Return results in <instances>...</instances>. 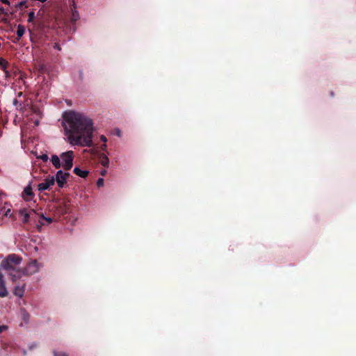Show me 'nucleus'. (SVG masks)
<instances>
[{
    "label": "nucleus",
    "mask_w": 356,
    "mask_h": 356,
    "mask_svg": "<svg viewBox=\"0 0 356 356\" xmlns=\"http://www.w3.org/2000/svg\"><path fill=\"white\" fill-rule=\"evenodd\" d=\"M63 126L67 141L72 145L90 147L93 123L85 114L74 111H68L63 114Z\"/></svg>",
    "instance_id": "1"
},
{
    "label": "nucleus",
    "mask_w": 356,
    "mask_h": 356,
    "mask_svg": "<svg viewBox=\"0 0 356 356\" xmlns=\"http://www.w3.org/2000/svg\"><path fill=\"white\" fill-rule=\"evenodd\" d=\"M22 259L14 254H9L2 261L1 266L11 277L13 282L20 279L23 276V269L19 267Z\"/></svg>",
    "instance_id": "2"
},
{
    "label": "nucleus",
    "mask_w": 356,
    "mask_h": 356,
    "mask_svg": "<svg viewBox=\"0 0 356 356\" xmlns=\"http://www.w3.org/2000/svg\"><path fill=\"white\" fill-rule=\"evenodd\" d=\"M60 158L63 161V168L66 170H70L73 165V152H63L60 154Z\"/></svg>",
    "instance_id": "3"
},
{
    "label": "nucleus",
    "mask_w": 356,
    "mask_h": 356,
    "mask_svg": "<svg viewBox=\"0 0 356 356\" xmlns=\"http://www.w3.org/2000/svg\"><path fill=\"white\" fill-rule=\"evenodd\" d=\"M40 265L36 260L31 261L24 268H22L23 276L31 275L38 273L40 270Z\"/></svg>",
    "instance_id": "4"
},
{
    "label": "nucleus",
    "mask_w": 356,
    "mask_h": 356,
    "mask_svg": "<svg viewBox=\"0 0 356 356\" xmlns=\"http://www.w3.org/2000/svg\"><path fill=\"white\" fill-rule=\"evenodd\" d=\"M55 183V177L54 176L47 177L44 181L38 185V189L42 192L49 189Z\"/></svg>",
    "instance_id": "5"
},
{
    "label": "nucleus",
    "mask_w": 356,
    "mask_h": 356,
    "mask_svg": "<svg viewBox=\"0 0 356 356\" xmlns=\"http://www.w3.org/2000/svg\"><path fill=\"white\" fill-rule=\"evenodd\" d=\"M70 176L69 172H64L62 170H58L56 174L55 181L59 188H63L65 182L67 181V178Z\"/></svg>",
    "instance_id": "6"
},
{
    "label": "nucleus",
    "mask_w": 356,
    "mask_h": 356,
    "mask_svg": "<svg viewBox=\"0 0 356 356\" xmlns=\"http://www.w3.org/2000/svg\"><path fill=\"white\" fill-rule=\"evenodd\" d=\"M19 213L22 217V222L24 223H26L29 222L30 214L26 209H20L19 210Z\"/></svg>",
    "instance_id": "7"
},
{
    "label": "nucleus",
    "mask_w": 356,
    "mask_h": 356,
    "mask_svg": "<svg viewBox=\"0 0 356 356\" xmlns=\"http://www.w3.org/2000/svg\"><path fill=\"white\" fill-rule=\"evenodd\" d=\"M73 171H74V172L76 175H78V176H79V177H82V178H85V177H87V175H88V171H86V170H81L80 168H77V167L74 168V170H73Z\"/></svg>",
    "instance_id": "8"
},
{
    "label": "nucleus",
    "mask_w": 356,
    "mask_h": 356,
    "mask_svg": "<svg viewBox=\"0 0 356 356\" xmlns=\"http://www.w3.org/2000/svg\"><path fill=\"white\" fill-rule=\"evenodd\" d=\"M51 163L56 168H59L61 166L60 158L57 155L51 156Z\"/></svg>",
    "instance_id": "9"
},
{
    "label": "nucleus",
    "mask_w": 356,
    "mask_h": 356,
    "mask_svg": "<svg viewBox=\"0 0 356 356\" xmlns=\"http://www.w3.org/2000/svg\"><path fill=\"white\" fill-rule=\"evenodd\" d=\"M24 286H17L14 289V294L19 298H22L24 294Z\"/></svg>",
    "instance_id": "10"
},
{
    "label": "nucleus",
    "mask_w": 356,
    "mask_h": 356,
    "mask_svg": "<svg viewBox=\"0 0 356 356\" xmlns=\"http://www.w3.org/2000/svg\"><path fill=\"white\" fill-rule=\"evenodd\" d=\"M73 6H74V9L72 8V18L71 19L73 22H76L79 19V15L78 12L75 10V5H74V2H73Z\"/></svg>",
    "instance_id": "11"
},
{
    "label": "nucleus",
    "mask_w": 356,
    "mask_h": 356,
    "mask_svg": "<svg viewBox=\"0 0 356 356\" xmlns=\"http://www.w3.org/2000/svg\"><path fill=\"white\" fill-rule=\"evenodd\" d=\"M25 33V27L21 24H19L17 29V35L19 38L22 37Z\"/></svg>",
    "instance_id": "12"
},
{
    "label": "nucleus",
    "mask_w": 356,
    "mask_h": 356,
    "mask_svg": "<svg viewBox=\"0 0 356 356\" xmlns=\"http://www.w3.org/2000/svg\"><path fill=\"white\" fill-rule=\"evenodd\" d=\"M101 163L104 167H108L109 163L108 158L106 155H103Z\"/></svg>",
    "instance_id": "13"
},
{
    "label": "nucleus",
    "mask_w": 356,
    "mask_h": 356,
    "mask_svg": "<svg viewBox=\"0 0 356 356\" xmlns=\"http://www.w3.org/2000/svg\"><path fill=\"white\" fill-rule=\"evenodd\" d=\"M24 193L27 195H32L33 193H32V188L30 186H26L25 188H24Z\"/></svg>",
    "instance_id": "14"
},
{
    "label": "nucleus",
    "mask_w": 356,
    "mask_h": 356,
    "mask_svg": "<svg viewBox=\"0 0 356 356\" xmlns=\"http://www.w3.org/2000/svg\"><path fill=\"white\" fill-rule=\"evenodd\" d=\"M38 158L40 159L44 162L47 161L49 159L48 155L47 154H43L40 156H38Z\"/></svg>",
    "instance_id": "15"
},
{
    "label": "nucleus",
    "mask_w": 356,
    "mask_h": 356,
    "mask_svg": "<svg viewBox=\"0 0 356 356\" xmlns=\"http://www.w3.org/2000/svg\"><path fill=\"white\" fill-rule=\"evenodd\" d=\"M22 316H23V319L24 321H28L29 318V315L28 313L26 312V311L24 310H22Z\"/></svg>",
    "instance_id": "16"
},
{
    "label": "nucleus",
    "mask_w": 356,
    "mask_h": 356,
    "mask_svg": "<svg viewBox=\"0 0 356 356\" xmlns=\"http://www.w3.org/2000/svg\"><path fill=\"white\" fill-rule=\"evenodd\" d=\"M35 17V13L33 12H31L29 14V19H28V22H31L33 20Z\"/></svg>",
    "instance_id": "17"
},
{
    "label": "nucleus",
    "mask_w": 356,
    "mask_h": 356,
    "mask_svg": "<svg viewBox=\"0 0 356 356\" xmlns=\"http://www.w3.org/2000/svg\"><path fill=\"white\" fill-rule=\"evenodd\" d=\"M97 185L98 187L102 186L104 185V179L99 178L97 181Z\"/></svg>",
    "instance_id": "18"
},
{
    "label": "nucleus",
    "mask_w": 356,
    "mask_h": 356,
    "mask_svg": "<svg viewBox=\"0 0 356 356\" xmlns=\"http://www.w3.org/2000/svg\"><path fill=\"white\" fill-rule=\"evenodd\" d=\"M0 65L3 67H6L7 62L2 58H0Z\"/></svg>",
    "instance_id": "19"
},
{
    "label": "nucleus",
    "mask_w": 356,
    "mask_h": 356,
    "mask_svg": "<svg viewBox=\"0 0 356 356\" xmlns=\"http://www.w3.org/2000/svg\"><path fill=\"white\" fill-rule=\"evenodd\" d=\"M7 328H8V327H7L6 325H1V326H0V334H1L3 331H4V330H7Z\"/></svg>",
    "instance_id": "20"
},
{
    "label": "nucleus",
    "mask_w": 356,
    "mask_h": 356,
    "mask_svg": "<svg viewBox=\"0 0 356 356\" xmlns=\"http://www.w3.org/2000/svg\"><path fill=\"white\" fill-rule=\"evenodd\" d=\"M100 139H101V140H102V141H103V142H104V143H106V141H107V139H106V136H104V135H102V136H100Z\"/></svg>",
    "instance_id": "21"
},
{
    "label": "nucleus",
    "mask_w": 356,
    "mask_h": 356,
    "mask_svg": "<svg viewBox=\"0 0 356 356\" xmlns=\"http://www.w3.org/2000/svg\"><path fill=\"white\" fill-rule=\"evenodd\" d=\"M55 356H67L65 353H54Z\"/></svg>",
    "instance_id": "22"
},
{
    "label": "nucleus",
    "mask_w": 356,
    "mask_h": 356,
    "mask_svg": "<svg viewBox=\"0 0 356 356\" xmlns=\"http://www.w3.org/2000/svg\"><path fill=\"white\" fill-rule=\"evenodd\" d=\"M42 218L45 219L49 223H51L52 222V220L51 218H46L44 216H42Z\"/></svg>",
    "instance_id": "23"
},
{
    "label": "nucleus",
    "mask_w": 356,
    "mask_h": 356,
    "mask_svg": "<svg viewBox=\"0 0 356 356\" xmlns=\"http://www.w3.org/2000/svg\"><path fill=\"white\" fill-rule=\"evenodd\" d=\"M2 3L9 5L10 2L8 0H1Z\"/></svg>",
    "instance_id": "24"
},
{
    "label": "nucleus",
    "mask_w": 356,
    "mask_h": 356,
    "mask_svg": "<svg viewBox=\"0 0 356 356\" xmlns=\"http://www.w3.org/2000/svg\"><path fill=\"white\" fill-rule=\"evenodd\" d=\"M54 48L57 49L59 51L60 50V46L58 44H55Z\"/></svg>",
    "instance_id": "25"
},
{
    "label": "nucleus",
    "mask_w": 356,
    "mask_h": 356,
    "mask_svg": "<svg viewBox=\"0 0 356 356\" xmlns=\"http://www.w3.org/2000/svg\"><path fill=\"white\" fill-rule=\"evenodd\" d=\"M116 134H117V136H121V134H120V131L119 129H116Z\"/></svg>",
    "instance_id": "26"
},
{
    "label": "nucleus",
    "mask_w": 356,
    "mask_h": 356,
    "mask_svg": "<svg viewBox=\"0 0 356 356\" xmlns=\"http://www.w3.org/2000/svg\"><path fill=\"white\" fill-rule=\"evenodd\" d=\"M106 170H102V171L101 172V175H102V176L105 175H106Z\"/></svg>",
    "instance_id": "27"
},
{
    "label": "nucleus",
    "mask_w": 356,
    "mask_h": 356,
    "mask_svg": "<svg viewBox=\"0 0 356 356\" xmlns=\"http://www.w3.org/2000/svg\"><path fill=\"white\" fill-rule=\"evenodd\" d=\"M106 143H104V145H102V149L103 150H105V149H106Z\"/></svg>",
    "instance_id": "28"
},
{
    "label": "nucleus",
    "mask_w": 356,
    "mask_h": 356,
    "mask_svg": "<svg viewBox=\"0 0 356 356\" xmlns=\"http://www.w3.org/2000/svg\"><path fill=\"white\" fill-rule=\"evenodd\" d=\"M18 104V101L17 99H14L13 100V104H15V106H17Z\"/></svg>",
    "instance_id": "29"
},
{
    "label": "nucleus",
    "mask_w": 356,
    "mask_h": 356,
    "mask_svg": "<svg viewBox=\"0 0 356 356\" xmlns=\"http://www.w3.org/2000/svg\"><path fill=\"white\" fill-rule=\"evenodd\" d=\"M24 2L22 1V2H19L18 3V6H22V5H24Z\"/></svg>",
    "instance_id": "30"
},
{
    "label": "nucleus",
    "mask_w": 356,
    "mask_h": 356,
    "mask_svg": "<svg viewBox=\"0 0 356 356\" xmlns=\"http://www.w3.org/2000/svg\"><path fill=\"white\" fill-rule=\"evenodd\" d=\"M35 124L36 126H38V125L39 124V121H38V120H35Z\"/></svg>",
    "instance_id": "31"
},
{
    "label": "nucleus",
    "mask_w": 356,
    "mask_h": 356,
    "mask_svg": "<svg viewBox=\"0 0 356 356\" xmlns=\"http://www.w3.org/2000/svg\"><path fill=\"white\" fill-rule=\"evenodd\" d=\"M22 95V92H19V93L18 94V95H19V96H21Z\"/></svg>",
    "instance_id": "32"
}]
</instances>
